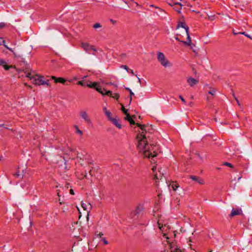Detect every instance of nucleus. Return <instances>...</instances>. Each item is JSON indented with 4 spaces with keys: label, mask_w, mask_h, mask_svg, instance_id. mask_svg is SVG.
Masks as SVG:
<instances>
[{
    "label": "nucleus",
    "mask_w": 252,
    "mask_h": 252,
    "mask_svg": "<svg viewBox=\"0 0 252 252\" xmlns=\"http://www.w3.org/2000/svg\"><path fill=\"white\" fill-rule=\"evenodd\" d=\"M152 170L154 174V178L157 179H161L163 173L160 170L158 171V173L157 172V167L156 166L153 167Z\"/></svg>",
    "instance_id": "0eeeda50"
},
{
    "label": "nucleus",
    "mask_w": 252,
    "mask_h": 252,
    "mask_svg": "<svg viewBox=\"0 0 252 252\" xmlns=\"http://www.w3.org/2000/svg\"><path fill=\"white\" fill-rule=\"evenodd\" d=\"M157 59L161 64L164 67H170L172 63L166 58L163 53L158 52V53Z\"/></svg>",
    "instance_id": "f03ea898"
},
{
    "label": "nucleus",
    "mask_w": 252,
    "mask_h": 252,
    "mask_svg": "<svg viewBox=\"0 0 252 252\" xmlns=\"http://www.w3.org/2000/svg\"><path fill=\"white\" fill-rule=\"evenodd\" d=\"M110 85H114L115 87H117V85H114L113 83H110Z\"/></svg>",
    "instance_id": "864d4df0"
},
{
    "label": "nucleus",
    "mask_w": 252,
    "mask_h": 252,
    "mask_svg": "<svg viewBox=\"0 0 252 252\" xmlns=\"http://www.w3.org/2000/svg\"><path fill=\"white\" fill-rule=\"evenodd\" d=\"M239 33H240L239 32H235L234 31H233V34L235 35L238 34Z\"/></svg>",
    "instance_id": "3c124183"
},
{
    "label": "nucleus",
    "mask_w": 252,
    "mask_h": 252,
    "mask_svg": "<svg viewBox=\"0 0 252 252\" xmlns=\"http://www.w3.org/2000/svg\"><path fill=\"white\" fill-rule=\"evenodd\" d=\"M6 26V24L5 23H3V22H1V23H0V29H2L3 28H4Z\"/></svg>",
    "instance_id": "f704fd0d"
},
{
    "label": "nucleus",
    "mask_w": 252,
    "mask_h": 252,
    "mask_svg": "<svg viewBox=\"0 0 252 252\" xmlns=\"http://www.w3.org/2000/svg\"><path fill=\"white\" fill-rule=\"evenodd\" d=\"M63 212H65V210H64V209H63Z\"/></svg>",
    "instance_id": "0e129e2a"
},
{
    "label": "nucleus",
    "mask_w": 252,
    "mask_h": 252,
    "mask_svg": "<svg viewBox=\"0 0 252 252\" xmlns=\"http://www.w3.org/2000/svg\"><path fill=\"white\" fill-rule=\"evenodd\" d=\"M157 225H158V227L159 228V229L161 231H164V227H166V225H163L162 224H161V223L159 222V221H158L157 222Z\"/></svg>",
    "instance_id": "412c9836"
},
{
    "label": "nucleus",
    "mask_w": 252,
    "mask_h": 252,
    "mask_svg": "<svg viewBox=\"0 0 252 252\" xmlns=\"http://www.w3.org/2000/svg\"><path fill=\"white\" fill-rule=\"evenodd\" d=\"M239 34H244L245 35V34H247L245 32H239Z\"/></svg>",
    "instance_id": "09e8293b"
},
{
    "label": "nucleus",
    "mask_w": 252,
    "mask_h": 252,
    "mask_svg": "<svg viewBox=\"0 0 252 252\" xmlns=\"http://www.w3.org/2000/svg\"><path fill=\"white\" fill-rule=\"evenodd\" d=\"M14 176H15V177H19V176H20V175H19V173H18V172H17V173H16L15 174H14Z\"/></svg>",
    "instance_id": "a18cd8bd"
},
{
    "label": "nucleus",
    "mask_w": 252,
    "mask_h": 252,
    "mask_svg": "<svg viewBox=\"0 0 252 252\" xmlns=\"http://www.w3.org/2000/svg\"><path fill=\"white\" fill-rule=\"evenodd\" d=\"M0 65L2 66L6 70H9L11 67V66L6 64V62L3 59H0Z\"/></svg>",
    "instance_id": "4468645a"
},
{
    "label": "nucleus",
    "mask_w": 252,
    "mask_h": 252,
    "mask_svg": "<svg viewBox=\"0 0 252 252\" xmlns=\"http://www.w3.org/2000/svg\"><path fill=\"white\" fill-rule=\"evenodd\" d=\"M242 214V210L241 208H233L230 216L232 217L236 215H240Z\"/></svg>",
    "instance_id": "1a4fd4ad"
},
{
    "label": "nucleus",
    "mask_w": 252,
    "mask_h": 252,
    "mask_svg": "<svg viewBox=\"0 0 252 252\" xmlns=\"http://www.w3.org/2000/svg\"><path fill=\"white\" fill-rule=\"evenodd\" d=\"M119 94H117V93H114V94H112V95L111 96L112 97L115 98V99H118V98H119Z\"/></svg>",
    "instance_id": "cd10ccee"
},
{
    "label": "nucleus",
    "mask_w": 252,
    "mask_h": 252,
    "mask_svg": "<svg viewBox=\"0 0 252 252\" xmlns=\"http://www.w3.org/2000/svg\"><path fill=\"white\" fill-rule=\"evenodd\" d=\"M0 45H3L5 48H6L7 49H8L10 52H12L13 53V55H14L15 57H18V56L16 54V53L13 51V50L11 48L8 47L7 45L5 44V41L4 40H2V43H0Z\"/></svg>",
    "instance_id": "2eb2a0df"
},
{
    "label": "nucleus",
    "mask_w": 252,
    "mask_h": 252,
    "mask_svg": "<svg viewBox=\"0 0 252 252\" xmlns=\"http://www.w3.org/2000/svg\"><path fill=\"white\" fill-rule=\"evenodd\" d=\"M31 80H32L33 83L37 85H46L47 86H49V80H44V77L41 76H39L38 75H36L34 77L31 78Z\"/></svg>",
    "instance_id": "7ed1b4c3"
},
{
    "label": "nucleus",
    "mask_w": 252,
    "mask_h": 252,
    "mask_svg": "<svg viewBox=\"0 0 252 252\" xmlns=\"http://www.w3.org/2000/svg\"><path fill=\"white\" fill-rule=\"evenodd\" d=\"M233 96H234V99L236 100V102H237V104L239 105V106H240V103L238 99V98L236 97V96L235 95H234V94H233Z\"/></svg>",
    "instance_id": "4c0bfd02"
},
{
    "label": "nucleus",
    "mask_w": 252,
    "mask_h": 252,
    "mask_svg": "<svg viewBox=\"0 0 252 252\" xmlns=\"http://www.w3.org/2000/svg\"><path fill=\"white\" fill-rule=\"evenodd\" d=\"M187 82L189 83V85L191 87L193 86L198 83V81L194 78L192 77H189L187 79Z\"/></svg>",
    "instance_id": "f8f14e48"
},
{
    "label": "nucleus",
    "mask_w": 252,
    "mask_h": 252,
    "mask_svg": "<svg viewBox=\"0 0 252 252\" xmlns=\"http://www.w3.org/2000/svg\"><path fill=\"white\" fill-rule=\"evenodd\" d=\"M88 206H89L90 207V208L91 207V205L89 203L88 204V205H87L86 204H85L84 203H82V206L84 208V210H86L88 209Z\"/></svg>",
    "instance_id": "393cba45"
},
{
    "label": "nucleus",
    "mask_w": 252,
    "mask_h": 252,
    "mask_svg": "<svg viewBox=\"0 0 252 252\" xmlns=\"http://www.w3.org/2000/svg\"><path fill=\"white\" fill-rule=\"evenodd\" d=\"M102 91L104 93V94H102L103 95H108V96H109L111 97V96L112 95V94H113L112 91H106L104 89L102 90Z\"/></svg>",
    "instance_id": "aec40b11"
},
{
    "label": "nucleus",
    "mask_w": 252,
    "mask_h": 252,
    "mask_svg": "<svg viewBox=\"0 0 252 252\" xmlns=\"http://www.w3.org/2000/svg\"><path fill=\"white\" fill-rule=\"evenodd\" d=\"M179 98L181 99V101L184 103L185 104L186 103V101L185 100V99L182 97V95H180L179 96Z\"/></svg>",
    "instance_id": "e433bc0d"
},
{
    "label": "nucleus",
    "mask_w": 252,
    "mask_h": 252,
    "mask_svg": "<svg viewBox=\"0 0 252 252\" xmlns=\"http://www.w3.org/2000/svg\"><path fill=\"white\" fill-rule=\"evenodd\" d=\"M181 27L185 29L186 33L188 34V32H189V28L188 26H186L185 23H181L180 24L178 25V27Z\"/></svg>",
    "instance_id": "a211bd4d"
},
{
    "label": "nucleus",
    "mask_w": 252,
    "mask_h": 252,
    "mask_svg": "<svg viewBox=\"0 0 252 252\" xmlns=\"http://www.w3.org/2000/svg\"><path fill=\"white\" fill-rule=\"evenodd\" d=\"M86 77H87V76H85L83 78V79H86Z\"/></svg>",
    "instance_id": "052dcab7"
},
{
    "label": "nucleus",
    "mask_w": 252,
    "mask_h": 252,
    "mask_svg": "<svg viewBox=\"0 0 252 252\" xmlns=\"http://www.w3.org/2000/svg\"><path fill=\"white\" fill-rule=\"evenodd\" d=\"M2 157H0V160H1L2 159Z\"/></svg>",
    "instance_id": "680f3d73"
},
{
    "label": "nucleus",
    "mask_w": 252,
    "mask_h": 252,
    "mask_svg": "<svg viewBox=\"0 0 252 252\" xmlns=\"http://www.w3.org/2000/svg\"><path fill=\"white\" fill-rule=\"evenodd\" d=\"M142 83H143V84H144L146 83V81H144V82H142Z\"/></svg>",
    "instance_id": "774afa93"
},
{
    "label": "nucleus",
    "mask_w": 252,
    "mask_h": 252,
    "mask_svg": "<svg viewBox=\"0 0 252 252\" xmlns=\"http://www.w3.org/2000/svg\"><path fill=\"white\" fill-rule=\"evenodd\" d=\"M167 242V245H168V248L170 250V252H182L181 250H180L176 246V243L174 242H169L168 241Z\"/></svg>",
    "instance_id": "20e7f679"
},
{
    "label": "nucleus",
    "mask_w": 252,
    "mask_h": 252,
    "mask_svg": "<svg viewBox=\"0 0 252 252\" xmlns=\"http://www.w3.org/2000/svg\"><path fill=\"white\" fill-rule=\"evenodd\" d=\"M136 76L138 78V82H139L140 84L142 85V84H143V83L141 82V79H140L139 78H138V77H137V75H136Z\"/></svg>",
    "instance_id": "a19ab883"
},
{
    "label": "nucleus",
    "mask_w": 252,
    "mask_h": 252,
    "mask_svg": "<svg viewBox=\"0 0 252 252\" xmlns=\"http://www.w3.org/2000/svg\"><path fill=\"white\" fill-rule=\"evenodd\" d=\"M217 169L218 170H220V169H221V168H220V167H218V168H217Z\"/></svg>",
    "instance_id": "bf43d9fd"
},
{
    "label": "nucleus",
    "mask_w": 252,
    "mask_h": 252,
    "mask_svg": "<svg viewBox=\"0 0 252 252\" xmlns=\"http://www.w3.org/2000/svg\"><path fill=\"white\" fill-rule=\"evenodd\" d=\"M75 127L76 129V133H78L79 134H80V135H82L83 134V132L80 130L78 127V126H75Z\"/></svg>",
    "instance_id": "bb28decb"
},
{
    "label": "nucleus",
    "mask_w": 252,
    "mask_h": 252,
    "mask_svg": "<svg viewBox=\"0 0 252 252\" xmlns=\"http://www.w3.org/2000/svg\"><path fill=\"white\" fill-rule=\"evenodd\" d=\"M103 110H104V112H105V115L107 116V117H108L109 119H110V118H111V112H110V111H108V110H107L106 108H105V107L103 108Z\"/></svg>",
    "instance_id": "4be33fe9"
},
{
    "label": "nucleus",
    "mask_w": 252,
    "mask_h": 252,
    "mask_svg": "<svg viewBox=\"0 0 252 252\" xmlns=\"http://www.w3.org/2000/svg\"><path fill=\"white\" fill-rule=\"evenodd\" d=\"M64 168L66 169V164H65V162H64Z\"/></svg>",
    "instance_id": "4d7b16f0"
},
{
    "label": "nucleus",
    "mask_w": 252,
    "mask_h": 252,
    "mask_svg": "<svg viewBox=\"0 0 252 252\" xmlns=\"http://www.w3.org/2000/svg\"><path fill=\"white\" fill-rule=\"evenodd\" d=\"M182 4L179 3V4H177L176 6H174L173 8L179 13H181L182 9Z\"/></svg>",
    "instance_id": "6ab92c4d"
},
{
    "label": "nucleus",
    "mask_w": 252,
    "mask_h": 252,
    "mask_svg": "<svg viewBox=\"0 0 252 252\" xmlns=\"http://www.w3.org/2000/svg\"><path fill=\"white\" fill-rule=\"evenodd\" d=\"M125 119L128 121L130 125H136L139 127L142 132L137 135V149L139 153L142 154L144 157L148 158H153L158 155V147L156 145L149 144L147 139L149 138L150 130L152 129L151 126L141 125L139 123H135L134 121L127 113L126 115Z\"/></svg>",
    "instance_id": "f257e3e1"
},
{
    "label": "nucleus",
    "mask_w": 252,
    "mask_h": 252,
    "mask_svg": "<svg viewBox=\"0 0 252 252\" xmlns=\"http://www.w3.org/2000/svg\"><path fill=\"white\" fill-rule=\"evenodd\" d=\"M216 90L214 89L210 88V90L208 92V94L212 95H214L216 93Z\"/></svg>",
    "instance_id": "a878e982"
},
{
    "label": "nucleus",
    "mask_w": 252,
    "mask_h": 252,
    "mask_svg": "<svg viewBox=\"0 0 252 252\" xmlns=\"http://www.w3.org/2000/svg\"><path fill=\"white\" fill-rule=\"evenodd\" d=\"M168 4L173 7L174 6H176L177 4H179V2H174L173 0H172L170 2H168Z\"/></svg>",
    "instance_id": "5701e85b"
},
{
    "label": "nucleus",
    "mask_w": 252,
    "mask_h": 252,
    "mask_svg": "<svg viewBox=\"0 0 252 252\" xmlns=\"http://www.w3.org/2000/svg\"><path fill=\"white\" fill-rule=\"evenodd\" d=\"M77 84H78V85H81V86H86V84H85L83 81H78V82H77Z\"/></svg>",
    "instance_id": "72a5a7b5"
},
{
    "label": "nucleus",
    "mask_w": 252,
    "mask_h": 252,
    "mask_svg": "<svg viewBox=\"0 0 252 252\" xmlns=\"http://www.w3.org/2000/svg\"><path fill=\"white\" fill-rule=\"evenodd\" d=\"M86 86H88L89 88H94L98 92H99L101 94H104V93L102 91V90L101 89V88H100L98 86L97 83H96V82H94V83L90 82L89 84H86Z\"/></svg>",
    "instance_id": "39448f33"
},
{
    "label": "nucleus",
    "mask_w": 252,
    "mask_h": 252,
    "mask_svg": "<svg viewBox=\"0 0 252 252\" xmlns=\"http://www.w3.org/2000/svg\"><path fill=\"white\" fill-rule=\"evenodd\" d=\"M27 77L29 78L31 80V78L32 77H34V76H32V74L31 73H28L27 74Z\"/></svg>",
    "instance_id": "ea45409f"
},
{
    "label": "nucleus",
    "mask_w": 252,
    "mask_h": 252,
    "mask_svg": "<svg viewBox=\"0 0 252 252\" xmlns=\"http://www.w3.org/2000/svg\"><path fill=\"white\" fill-rule=\"evenodd\" d=\"M175 39L178 40V41H179V38L178 37H175Z\"/></svg>",
    "instance_id": "13d9d810"
},
{
    "label": "nucleus",
    "mask_w": 252,
    "mask_h": 252,
    "mask_svg": "<svg viewBox=\"0 0 252 252\" xmlns=\"http://www.w3.org/2000/svg\"><path fill=\"white\" fill-rule=\"evenodd\" d=\"M80 116L84 121L87 123H91V120L87 112L85 110H81L79 113Z\"/></svg>",
    "instance_id": "423d86ee"
},
{
    "label": "nucleus",
    "mask_w": 252,
    "mask_h": 252,
    "mask_svg": "<svg viewBox=\"0 0 252 252\" xmlns=\"http://www.w3.org/2000/svg\"><path fill=\"white\" fill-rule=\"evenodd\" d=\"M130 72V73H131L132 74L134 75V72H133V70H132V69H129V72Z\"/></svg>",
    "instance_id": "c03bdc74"
},
{
    "label": "nucleus",
    "mask_w": 252,
    "mask_h": 252,
    "mask_svg": "<svg viewBox=\"0 0 252 252\" xmlns=\"http://www.w3.org/2000/svg\"><path fill=\"white\" fill-rule=\"evenodd\" d=\"M0 127H4V124H0Z\"/></svg>",
    "instance_id": "6e6d98bb"
},
{
    "label": "nucleus",
    "mask_w": 252,
    "mask_h": 252,
    "mask_svg": "<svg viewBox=\"0 0 252 252\" xmlns=\"http://www.w3.org/2000/svg\"><path fill=\"white\" fill-rule=\"evenodd\" d=\"M245 36L248 37H249V38H251V39H252V38L249 35H248L247 34H245Z\"/></svg>",
    "instance_id": "8fccbe9b"
},
{
    "label": "nucleus",
    "mask_w": 252,
    "mask_h": 252,
    "mask_svg": "<svg viewBox=\"0 0 252 252\" xmlns=\"http://www.w3.org/2000/svg\"><path fill=\"white\" fill-rule=\"evenodd\" d=\"M81 47L84 49L85 51L87 52H89L91 50H93L94 52L96 51V49L94 48V46H91L87 43L82 42L81 43Z\"/></svg>",
    "instance_id": "6e6552de"
},
{
    "label": "nucleus",
    "mask_w": 252,
    "mask_h": 252,
    "mask_svg": "<svg viewBox=\"0 0 252 252\" xmlns=\"http://www.w3.org/2000/svg\"><path fill=\"white\" fill-rule=\"evenodd\" d=\"M178 187L179 186H177L176 184H173L172 185V188L174 190H176Z\"/></svg>",
    "instance_id": "7c9ffc66"
},
{
    "label": "nucleus",
    "mask_w": 252,
    "mask_h": 252,
    "mask_svg": "<svg viewBox=\"0 0 252 252\" xmlns=\"http://www.w3.org/2000/svg\"><path fill=\"white\" fill-rule=\"evenodd\" d=\"M110 120H111L112 123L118 128H119V129H121L122 128L121 125L118 123V120L116 118H110Z\"/></svg>",
    "instance_id": "dca6fc26"
},
{
    "label": "nucleus",
    "mask_w": 252,
    "mask_h": 252,
    "mask_svg": "<svg viewBox=\"0 0 252 252\" xmlns=\"http://www.w3.org/2000/svg\"><path fill=\"white\" fill-rule=\"evenodd\" d=\"M103 235V234L101 232H100L98 234H97V236L99 237H101V236Z\"/></svg>",
    "instance_id": "37998d69"
},
{
    "label": "nucleus",
    "mask_w": 252,
    "mask_h": 252,
    "mask_svg": "<svg viewBox=\"0 0 252 252\" xmlns=\"http://www.w3.org/2000/svg\"><path fill=\"white\" fill-rule=\"evenodd\" d=\"M187 41H182V42L185 45L188 46H190L191 44V38L190 37L189 32H188V34H187Z\"/></svg>",
    "instance_id": "f3484780"
},
{
    "label": "nucleus",
    "mask_w": 252,
    "mask_h": 252,
    "mask_svg": "<svg viewBox=\"0 0 252 252\" xmlns=\"http://www.w3.org/2000/svg\"><path fill=\"white\" fill-rule=\"evenodd\" d=\"M70 193L72 195H74V191L72 189H70Z\"/></svg>",
    "instance_id": "79ce46f5"
},
{
    "label": "nucleus",
    "mask_w": 252,
    "mask_h": 252,
    "mask_svg": "<svg viewBox=\"0 0 252 252\" xmlns=\"http://www.w3.org/2000/svg\"><path fill=\"white\" fill-rule=\"evenodd\" d=\"M163 236H164V237H165V238L167 240L169 239V238H168V237H167V236H166V234H165V233H164V234H163Z\"/></svg>",
    "instance_id": "de8ad7c7"
},
{
    "label": "nucleus",
    "mask_w": 252,
    "mask_h": 252,
    "mask_svg": "<svg viewBox=\"0 0 252 252\" xmlns=\"http://www.w3.org/2000/svg\"><path fill=\"white\" fill-rule=\"evenodd\" d=\"M59 201L60 205H62L63 203V202L61 201L60 198H59Z\"/></svg>",
    "instance_id": "49530a36"
},
{
    "label": "nucleus",
    "mask_w": 252,
    "mask_h": 252,
    "mask_svg": "<svg viewBox=\"0 0 252 252\" xmlns=\"http://www.w3.org/2000/svg\"><path fill=\"white\" fill-rule=\"evenodd\" d=\"M74 79L76 80V79H77V78L76 77H75Z\"/></svg>",
    "instance_id": "338daca9"
},
{
    "label": "nucleus",
    "mask_w": 252,
    "mask_h": 252,
    "mask_svg": "<svg viewBox=\"0 0 252 252\" xmlns=\"http://www.w3.org/2000/svg\"><path fill=\"white\" fill-rule=\"evenodd\" d=\"M125 89L129 92L130 96V102H131V99H132V96L134 95V93L132 92V91L129 88L126 87Z\"/></svg>",
    "instance_id": "b1692460"
},
{
    "label": "nucleus",
    "mask_w": 252,
    "mask_h": 252,
    "mask_svg": "<svg viewBox=\"0 0 252 252\" xmlns=\"http://www.w3.org/2000/svg\"><path fill=\"white\" fill-rule=\"evenodd\" d=\"M135 4H136V5L137 6H140V5H139V4H138L137 2H135Z\"/></svg>",
    "instance_id": "5fc2aeb1"
},
{
    "label": "nucleus",
    "mask_w": 252,
    "mask_h": 252,
    "mask_svg": "<svg viewBox=\"0 0 252 252\" xmlns=\"http://www.w3.org/2000/svg\"><path fill=\"white\" fill-rule=\"evenodd\" d=\"M57 195L58 196L60 197L61 196L60 194V193H59V191L58 190V192H57Z\"/></svg>",
    "instance_id": "603ef678"
},
{
    "label": "nucleus",
    "mask_w": 252,
    "mask_h": 252,
    "mask_svg": "<svg viewBox=\"0 0 252 252\" xmlns=\"http://www.w3.org/2000/svg\"><path fill=\"white\" fill-rule=\"evenodd\" d=\"M189 178L193 181L199 183L200 185H202L204 184V181L199 177L194 175H190L189 176Z\"/></svg>",
    "instance_id": "9b49d317"
},
{
    "label": "nucleus",
    "mask_w": 252,
    "mask_h": 252,
    "mask_svg": "<svg viewBox=\"0 0 252 252\" xmlns=\"http://www.w3.org/2000/svg\"><path fill=\"white\" fill-rule=\"evenodd\" d=\"M102 241H103V243L105 244V245H107L108 244V241L106 240V238H103L102 239Z\"/></svg>",
    "instance_id": "58836bf2"
},
{
    "label": "nucleus",
    "mask_w": 252,
    "mask_h": 252,
    "mask_svg": "<svg viewBox=\"0 0 252 252\" xmlns=\"http://www.w3.org/2000/svg\"><path fill=\"white\" fill-rule=\"evenodd\" d=\"M51 78L54 80L55 83H61L62 84H64L66 81V80L63 78H57L54 76H52Z\"/></svg>",
    "instance_id": "ddd939ff"
},
{
    "label": "nucleus",
    "mask_w": 252,
    "mask_h": 252,
    "mask_svg": "<svg viewBox=\"0 0 252 252\" xmlns=\"http://www.w3.org/2000/svg\"><path fill=\"white\" fill-rule=\"evenodd\" d=\"M144 210V207L143 205L139 204L136 208L134 213L135 215H139L141 212H142Z\"/></svg>",
    "instance_id": "9d476101"
},
{
    "label": "nucleus",
    "mask_w": 252,
    "mask_h": 252,
    "mask_svg": "<svg viewBox=\"0 0 252 252\" xmlns=\"http://www.w3.org/2000/svg\"><path fill=\"white\" fill-rule=\"evenodd\" d=\"M121 67L126 69L127 72H129V69L128 68V67L126 65H122L121 66Z\"/></svg>",
    "instance_id": "2f4dec72"
},
{
    "label": "nucleus",
    "mask_w": 252,
    "mask_h": 252,
    "mask_svg": "<svg viewBox=\"0 0 252 252\" xmlns=\"http://www.w3.org/2000/svg\"><path fill=\"white\" fill-rule=\"evenodd\" d=\"M150 6H151V7H155V8H156L158 9L159 11L160 12H164V10H163L162 9H161V8H159V7H158L155 6L154 5L152 4V5H150Z\"/></svg>",
    "instance_id": "473e14b6"
},
{
    "label": "nucleus",
    "mask_w": 252,
    "mask_h": 252,
    "mask_svg": "<svg viewBox=\"0 0 252 252\" xmlns=\"http://www.w3.org/2000/svg\"><path fill=\"white\" fill-rule=\"evenodd\" d=\"M100 27H101V25L99 23H97L95 24L93 26V28H94V29H97V28H100Z\"/></svg>",
    "instance_id": "c756f323"
},
{
    "label": "nucleus",
    "mask_w": 252,
    "mask_h": 252,
    "mask_svg": "<svg viewBox=\"0 0 252 252\" xmlns=\"http://www.w3.org/2000/svg\"><path fill=\"white\" fill-rule=\"evenodd\" d=\"M122 110L126 115L127 114V110L126 109L124 106L122 107Z\"/></svg>",
    "instance_id": "c9c22d12"
},
{
    "label": "nucleus",
    "mask_w": 252,
    "mask_h": 252,
    "mask_svg": "<svg viewBox=\"0 0 252 252\" xmlns=\"http://www.w3.org/2000/svg\"><path fill=\"white\" fill-rule=\"evenodd\" d=\"M91 171H92V170H91L90 171V175H91Z\"/></svg>",
    "instance_id": "69168bd1"
},
{
    "label": "nucleus",
    "mask_w": 252,
    "mask_h": 252,
    "mask_svg": "<svg viewBox=\"0 0 252 252\" xmlns=\"http://www.w3.org/2000/svg\"><path fill=\"white\" fill-rule=\"evenodd\" d=\"M241 178V177H239L238 179V180L239 181Z\"/></svg>",
    "instance_id": "e2e57ef3"
},
{
    "label": "nucleus",
    "mask_w": 252,
    "mask_h": 252,
    "mask_svg": "<svg viewBox=\"0 0 252 252\" xmlns=\"http://www.w3.org/2000/svg\"><path fill=\"white\" fill-rule=\"evenodd\" d=\"M222 165H225V166H228V167H230L231 168H233V166L232 164H231L229 162H224L222 163Z\"/></svg>",
    "instance_id": "c85d7f7f"
}]
</instances>
